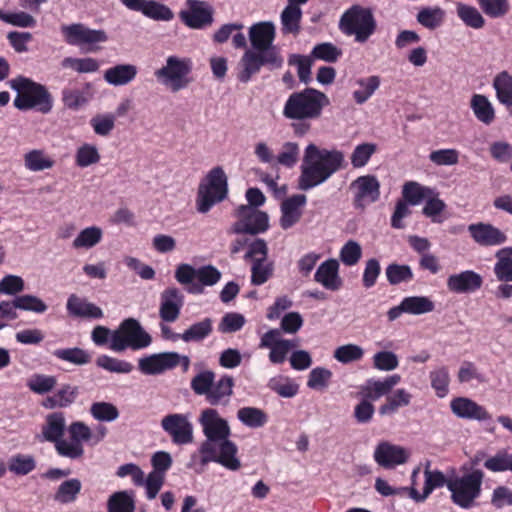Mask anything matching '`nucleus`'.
<instances>
[{
	"label": "nucleus",
	"mask_w": 512,
	"mask_h": 512,
	"mask_svg": "<svg viewBox=\"0 0 512 512\" xmlns=\"http://www.w3.org/2000/svg\"><path fill=\"white\" fill-rule=\"evenodd\" d=\"M199 422L206 440L199 448L201 457L192 455L188 467H205L209 462H216L228 470L237 471L241 462L237 457L238 448L230 441L228 422L219 416L217 410L208 408L201 412Z\"/></svg>",
	"instance_id": "nucleus-1"
},
{
	"label": "nucleus",
	"mask_w": 512,
	"mask_h": 512,
	"mask_svg": "<svg viewBox=\"0 0 512 512\" xmlns=\"http://www.w3.org/2000/svg\"><path fill=\"white\" fill-rule=\"evenodd\" d=\"M345 167V156L342 151L320 148L314 143H309L304 149L298 189L308 191L315 188Z\"/></svg>",
	"instance_id": "nucleus-2"
},
{
	"label": "nucleus",
	"mask_w": 512,
	"mask_h": 512,
	"mask_svg": "<svg viewBox=\"0 0 512 512\" xmlns=\"http://www.w3.org/2000/svg\"><path fill=\"white\" fill-rule=\"evenodd\" d=\"M330 104L328 96L313 88L291 93L282 110L284 118L293 121L296 135L303 136L311 129L310 121L321 117L323 109Z\"/></svg>",
	"instance_id": "nucleus-3"
},
{
	"label": "nucleus",
	"mask_w": 512,
	"mask_h": 512,
	"mask_svg": "<svg viewBox=\"0 0 512 512\" xmlns=\"http://www.w3.org/2000/svg\"><path fill=\"white\" fill-rule=\"evenodd\" d=\"M484 472L474 467H462V473L448 478L447 488L451 492V500L463 509L474 506L481 494Z\"/></svg>",
	"instance_id": "nucleus-4"
},
{
	"label": "nucleus",
	"mask_w": 512,
	"mask_h": 512,
	"mask_svg": "<svg viewBox=\"0 0 512 512\" xmlns=\"http://www.w3.org/2000/svg\"><path fill=\"white\" fill-rule=\"evenodd\" d=\"M339 29L355 42L365 43L375 33L377 22L371 8L353 5L342 14Z\"/></svg>",
	"instance_id": "nucleus-5"
},
{
	"label": "nucleus",
	"mask_w": 512,
	"mask_h": 512,
	"mask_svg": "<svg viewBox=\"0 0 512 512\" xmlns=\"http://www.w3.org/2000/svg\"><path fill=\"white\" fill-rule=\"evenodd\" d=\"M228 193V179L222 167L217 166L209 171L205 181L199 185L197 194V210L207 213L215 204L223 201Z\"/></svg>",
	"instance_id": "nucleus-6"
},
{
	"label": "nucleus",
	"mask_w": 512,
	"mask_h": 512,
	"mask_svg": "<svg viewBox=\"0 0 512 512\" xmlns=\"http://www.w3.org/2000/svg\"><path fill=\"white\" fill-rule=\"evenodd\" d=\"M151 342V336L143 329L139 321L128 318L123 320L116 330L112 331L109 348L120 353L127 348L132 350L146 348Z\"/></svg>",
	"instance_id": "nucleus-7"
},
{
	"label": "nucleus",
	"mask_w": 512,
	"mask_h": 512,
	"mask_svg": "<svg viewBox=\"0 0 512 512\" xmlns=\"http://www.w3.org/2000/svg\"><path fill=\"white\" fill-rule=\"evenodd\" d=\"M192 71V61L189 58L169 56L166 63L154 73L157 80L171 92L176 93L186 89L192 79L189 77Z\"/></svg>",
	"instance_id": "nucleus-8"
},
{
	"label": "nucleus",
	"mask_w": 512,
	"mask_h": 512,
	"mask_svg": "<svg viewBox=\"0 0 512 512\" xmlns=\"http://www.w3.org/2000/svg\"><path fill=\"white\" fill-rule=\"evenodd\" d=\"M237 221L228 230L229 234L257 235L264 233L269 228V217L252 206H239L235 211Z\"/></svg>",
	"instance_id": "nucleus-9"
},
{
	"label": "nucleus",
	"mask_w": 512,
	"mask_h": 512,
	"mask_svg": "<svg viewBox=\"0 0 512 512\" xmlns=\"http://www.w3.org/2000/svg\"><path fill=\"white\" fill-rule=\"evenodd\" d=\"M62 33L68 44L79 46L88 53L99 51V44L108 40L104 30L90 29L81 23L63 26Z\"/></svg>",
	"instance_id": "nucleus-10"
},
{
	"label": "nucleus",
	"mask_w": 512,
	"mask_h": 512,
	"mask_svg": "<svg viewBox=\"0 0 512 512\" xmlns=\"http://www.w3.org/2000/svg\"><path fill=\"white\" fill-rule=\"evenodd\" d=\"M161 428L176 445H186L193 441V425L189 414H168L162 418Z\"/></svg>",
	"instance_id": "nucleus-11"
},
{
	"label": "nucleus",
	"mask_w": 512,
	"mask_h": 512,
	"mask_svg": "<svg viewBox=\"0 0 512 512\" xmlns=\"http://www.w3.org/2000/svg\"><path fill=\"white\" fill-rule=\"evenodd\" d=\"M350 189L354 195L353 204L356 208H364L380 198V182L374 175L359 176L350 184Z\"/></svg>",
	"instance_id": "nucleus-12"
},
{
	"label": "nucleus",
	"mask_w": 512,
	"mask_h": 512,
	"mask_svg": "<svg viewBox=\"0 0 512 512\" xmlns=\"http://www.w3.org/2000/svg\"><path fill=\"white\" fill-rule=\"evenodd\" d=\"M296 346V341L281 338V330L279 329H270L264 333L259 343L260 348L270 349L268 357L273 364L283 363L289 351Z\"/></svg>",
	"instance_id": "nucleus-13"
},
{
	"label": "nucleus",
	"mask_w": 512,
	"mask_h": 512,
	"mask_svg": "<svg viewBox=\"0 0 512 512\" xmlns=\"http://www.w3.org/2000/svg\"><path fill=\"white\" fill-rule=\"evenodd\" d=\"M188 10L181 11L179 16L181 20L192 29H202L211 25L213 22V8L201 0H187Z\"/></svg>",
	"instance_id": "nucleus-14"
},
{
	"label": "nucleus",
	"mask_w": 512,
	"mask_h": 512,
	"mask_svg": "<svg viewBox=\"0 0 512 512\" xmlns=\"http://www.w3.org/2000/svg\"><path fill=\"white\" fill-rule=\"evenodd\" d=\"M373 457L379 466L392 469L406 463L409 452L402 446L382 441L376 446Z\"/></svg>",
	"instance_id": "nucleus-15"
},
{
	"label": "nucleus",
	"mask_w": 512,
	"mask_h": 512,
	"mask_svg": "<svg viewBox=\"0 0 512 512\" xmlns=\"http://www.w3.org/2000/svg\"><path fill=\"white\" fill-rule=\"evenodd\" d=\"M177 352H162L139 359V370L145 375H157L178 366Z\"/></svg>",
	"instance_id": "nucleus-16"
},
{
	"label": "nucleus",
	"mask_w": 512,
	"mask_h": 512,
	"mask_svg": "<svg viewBox=\"0 0 512 512\" xmlns=\"http://www.w3.org/2000/svg\"><path fill=\"white\" fill-rule=\"evenodd\" d=\"M184 305V295L176 287H168L160 294L159 317L167 323L175 322Z\"/></svg>",
	"instance_id": "nucleus-17"
},
{
	"label": "nucleus",
	"mask_w": 512,
	"mask_h": 512,
	"mask_svg": "<svg viewBox=\"0 0 512 512\" xmlns=\"http://www.w3.org/2000/svg\"><path fill=\"white\" fill-rule=\"evenodd\" d=\"M419 471H420L419 467H417L416 469L413 470V472H412L413 485L409 489L410 497L413 500H415L416 502L424 501L431 494V492L434 489L443 487L444 485L447 486L448 478H446L445 475L438 470H435V471L430 470V462H427L425 470H424L425 484H424V488H423V493H419L418 490L415 488V478L418 475Z\"/></svg>",
	"instance_id": "nucleus-18"
},
{
	"label": "nucleus",
	"mask_w": 512,
	"mask_h": 512,
	"mask_svg": "<svg viewBox=\"0 0 512 512\" xmlns=\"http://www.w3.org/2000/svg\"><path fill=\"white\" fill-rule=\"evenodd\" d=\"M450 408L452 413L461 419L476 420L480 422L491 419V414L485 407L467 397H456L452 399L450 402Z\"/></svg>",
	"instance_id": "nucleus-19"
},
{
	"label": "nucleus",
	"mask_w": 512,
	"mask_h": 512,
	"mask_svg": "<svg viewBox=\"0 0 512 512\" xmlns=\"http://www.w3.org/2000/svg\"><path fill=\"white\" fill-rule=\"evenodd\" d=\"M482 284V276L473 270L451 274L446 282L448 290L456 294L473 293L480 289Z\"/></svg>",
	"instance_id": "nucleus-20"
},
{
	"label": "nucleus",
	"mask_w": 512,
	"mask_h": 512,
	"mask_svg": "<svg viewBox=\"0 0 512 512\" xmlns=\"http://www.w3.org/2000/svg\"><path fill=\"white\" fill-rule=\"evenodd\" d=\"M472 239L481 246H497L506 242L507 236L489 223H475L468 226Z\"/></svg>",
	"instance_id": "nucleus-21"
},
{
	"label": "nucleus",
	"mask_w": 512,
	"mask_h": 512,
	"mask_svg": "<svg viewBox=\"0 0 512 512\" xmlns=\"http://www.w3.org/2000/svg\"><path fill=\"white\" fill-rule=\"evenodd\" d=\"M306 201L307 198L304 194H296L282 202L280 225L283 229H289L299 222Z\"/></svg>",
	"instance_id": "nucleus-22"
},
{
	"label": "nucleus",
	"mask_w": 512,
	"mask_h": 512,
	"mask_svg": "<svg viewBox=\"0 0 512 512\" xmlns=\"http://www.w3.org/2000/svg\"><path fill=\"white\" fill-rule=\"evenodd\" d=\"M314 280L324 288L336 291L342 286L339 276V263L336 259H328L322 262L316 270Z\"/></svg>",
	"instance_id": "nucleus-23"
},
{
	"label": "nucleus",
	"mask_w": 512,
	"mask_h": 512,
	"mask_svg": "<svg viewBox=\"0 0 512 512\" xmlns=\"http://www.w3.org/2000/svg\"><path fill=\"white\" fill-rule=\"evenodd\" d=\"M249 39L255 51L269 48L275 39V25L270 21L252 25L249 28Z\"/></svg>",
	"instance_id": "nucleus-24"
},
{
	"label": "nucleus",
	"mask_w": 512,
	"mask_h": 512,
	"mask_svg": "<svg viewBox=\"0 0 512 512\" xmlns=\"http://www.w3.org/2000/svg\"><path fill=\"white\" fill-rule=\"evenodd\" d=\"M66 309L69 315L80 318L99 319L103 317V311L94 303L89 302L85 298H81L76 294H71L66 303Z\"/></svg>",
	"instance_id": "nucleus-25"
},
{
	"label": "nucleus",
	"mask_w": 512,
	"mask_h": 512,
	"mask_svg": "<svg viewBox=\"0 0 512 512\" xmlns=\"http://www.w3.org/2000/svg\"><path fill=\"white\" fill-rule=\"evenodd\" d=\"M234 379L224 375L217 382H213L206 401L213 406H226L233 394Z\"/></svg>",
	"instance_id": "nucleus-26"
},
{
	"label": "nucleus",
	"mask_w": 512,
	"mask_h": 512,
	"mask_svg": "<svg viewBox=\"0 0 512 512\" xmlns=\"http://www.w3.org/2000/svg\"><path fill=\"white\" fill-rule=\"evenodd\" d=\"M455 9L457 17L466 27L474 30H480L485 27V15L480 8L464 2H457Z\"/></svg>",
	"instance_id": "nucleus-27"
},
{
	"label": "nucleus",
	"mask_w": 512,
	"mask_h": 512,
	"mask_svg": "<svg viewBox=\"0 0 512 512\" xmlns=\"http://www.w3.org/2000/svg\"><path fill=\"white\" fill-rule=\"evenodd\" d=\"M137 75V67L132 64H119L107 69L104 80L113 86H123L130 83Z\"/></svg>",
	"instance_id": "nucleus-28"
},
{
	"label": "nucleus",
	"mask_w": 512,
	"mask_h": 512,
	"mask_svg": "<svg viewBox=\"0 0 512 512\" xmlns=\"http://www.w3.org/2000/svg\"><path fill=\"white\" fill-rule=\"evenodd\" d=\"M196 274V284L187 289L191 294H201L204 291V286H213L221 279V272L213 265L197 268Z\"/></svg>",
	"instance_id": "nucleus-29"
},
{
	"label": "nucleus",
	"mask_w": 512,
	"mask_h": 512,
	"mask_svg": "<svg viewBox=\"0 0 512 512\" xmlns=\"http://www.w3.org/2000/svg\"><path fill=\"white\" fill-rule=\"evenodd\" d=\"M240 71L238 73V80L242 83L250 81L251 77L257 74L261 67L262 62L259 54L255 50H246L239 62Z\"/></svg>",
	"instance_id": "nucleus-30"
},
{
	"label": "nucleus",
	"mask_w": 512,
	"mask_h": 512,
	"mask_svg": "<svg viewBox=\"0 0 512 512\" xmlns=\"http://www.w3.org/2000/svg\"><path fill=\"white\" fill-rule=\"evenodd\" d=\"M493 272L500 282H512V247H504L495 253Z\"/></svg>",
	"instance_id": "nucleus-31"
},
{
	"label": "nucleus",
	"mask_w": 512,
	"mask_h": 512,
	"mask_svg": "<svg viewBox=\"0 0 512 512\" xmlns=\"http://www.w3.org/2000/svg\"><path fill=\"white\" fill-rule=\"evenodd\" d=\"M302 19V10L297 5H290L283 9L280 15L282 32L284 34H298L300 32Z\"/></svg>",
	"instance_id": "nucleus-32"
},
{
	"label": "nucleus",
	"mask_w": 512,
	"mask_h": 512,
	"mask_svg": "<svg viewBox=\"0 0 512 512\" xmlns=\"http://www.w3.org/2000/svg\"><path fill=\"white\" fill-rule=\"evenodd\" d=\"M134 493L132 491H117L107 500V512H135Z\"/></svg>",
	"instance_id": "nucleus-33"
},
{
	"label": "nucleus",
	"mask_w": 512,
	"mask_h": 512,
	"mask_svg": "<svg viewBox=\"0 0 512 512\" xmlns=\"http://www.w3.org/2000/svg\"><path fill=\"white\" fill-rule=\"evenodd\" d=\"M380 82V77L376 75L357 79L355 84L358 88L353 92L355 102L361 105L368 101L379 88Z\"/></svg>",
	"instance_id": "nucleus-34"
},
{
	"label": "nucleus",
	"mask_w": 512,
	"mask_h": 512,
	"mask_svg": "<svg viewBox=\"0 0 512 512\" xmlns=\"http://www.w3.org/2000/svg\"><path fill=\"white\" fill-rule=\"evenodd\" d=\"M65 428L64 415L61 412H55L47 416V423L42 429V437L50 442L59 441Z\"/></svg>",
	"instance_id": "nucleus-35"
},
{
	"label": "nucleus",
	"mask_w": 512,
	"mask_h": 512,
	"mask_svg": "<svg viewBox=\"0 0 512 512\" xmlns=\"http://www.w3.org/2000/svg\"><path fill=\"white\" fill-rule=\"evenodd\" d=\"M471 109L475 117L482 123L489 125L495 118V111L488 98L475 94L471 99Z\"/></svg>",
	"instance_id": "nucleus-36"
},
{
	"label": "nucleus",
	"mask_w": 512,
	"mask_h": 512,
	"mask_svg": "<svg viewBox=\"0 0 512 512\" xmlns=\"http://www.w3.org/2000/svg\"><path fill=\"white\" fill-rule=\"evenodd\" d=\"M493 87L499 102L512 106V76L507 71H502L494 77Z\"/></svg>",
	"instance_id": "nucleus-37"
},
{
	"label": "nucleus",
	"mask_w": 512,
	"mask_h": 512,
	"mask_svg": "<svg viewBox=\"0 0 512 512\" xmlns=\"http://www.w3.org/2000/svg\"><path fill=\"white\" fill-rule=\"evenodd\" d=\"M213 330V321L210 318H205L199 322L192 324L183 333H181V340L184 342H200L207 338Z\"/></svg>",
	"instance_id": "nucleus-38"
},
{
	"label": "nucleus",
	"mask_w": 512,
	"mask_h": 512,
	"mask_svg": "<svg viewBox=\"0 0 512 512\" xmlns=\"http://www.w3.org/2000/svg\"><path fill=\"white\" fill-rule=\"evenodd\" d=\"M433 194L434 192L431 188L423 186L415 181L406 182L402 189L404 200L411 205H417L424 199L433 196Z\"/></svg>",
	"instance_id": "nucleus-39"
},
{
	"label": "nucleus",
	"mask_w": 512,
	"mask_h": 512,
	"mask_svg": "<svg viewBox=\"0 0 512 512\" xmlns=\"http://www.w3.org/2000/svg\"><path fill=\"white\" fill-rule=\"evenodd\" d=\"M416 19L423 27L434 30L444 22L445 11L439 6L425 7L418 12Z\"/></svg>",
	"instance_id": "nucleus-40"
},
{
	"label": "nucleus",
	"mask_w": 512,
	"mask_h": 512,
	"mask_svg": "<svg viewBox=\"0 0 512 512\" xmlns=\"http://www.w3.org/2000/svg\"><path fill=\"white\" fill-rule=\"evenodd\" d=\"M102 237L103 231L100 227L90 226L80 231L72 246L75 249H90L100 243Z\"/></svg>",
	"instance_id": "nucleus-41"
},
{
	"label": "nucleus",
	"mask_w": 512,
	"mask_h": 512,
	"mask_svg": "<svg viewBox=\"0 0 512 512\" xmlns=\"http://www.w3.org/2000/svg\"><path fill=\"white\" fill-rule=\"evenodd\" d=\"M237 418L240 422L250 428H260L268 421L266 413L256 407H243L239 409L237 412Z\"/></svg>",
	"instance_id": "nucleus-42"
},
{
	"label": "nucleus",
	"mask_w": 512,
	"mask_h": 512,
	"mask_svg": "<svg viewBox=\"0 0 512 512\" xmlns=\"http://www.w3.org/2000/svg\"><path fill=\"white\" fill-rule=\"evenodd\" d=\"M482 13L491 19L506 16L510 10L509 0H476Z\"/></svg>",
	"instance_id": "nucleus-43"
},
{
	"label": "nucleus",
	"mask_w": 512,
	"mask_h": 512,
	"mask_svg": "<svg viewBox=\"0 0 512 512\" xmlns=\"http://www.w3.org/2000/svg\"><path fill=\"white\" fill-rule=\"evenodd\" d=\"M402 308L405 313L420 315L432 312L434 303L425 296H410L402 300Z\"/></svg>",
	"instance_id": "nucleus-44"
},
{
	"label": "nucleus",
	"mask_w": 512,
	"mask_h": 512,
	"mask_svg": "<svg viewBox=\"0 0 512 512\" xmlns=\"http://www.w3.org/2000/svg\"><path fill=\"white\" fill-rule=\"evenodd\" d=\"M411 398V394L405 389H398L392 396L387 397L386 403L379 408V413L381 415H391L400 407L408 406Z\"/></svg>",
	"instance_id": "nucleus-45"
},
{
	"label": "nucleus",
	"mask_w": 512,
	"mask_h": 512,
	"mask_svg": "<svg viewBox=\"0 0 512 512\" xmlns=\"http://www.w3.org/2000/svg\"><path fill=\"white\" fill-rule=\"evenodd\" d=\"M274 265L268 258L251 262V283L259 286L266 283L273 275Z\"/></svg>",
	"instance_id": "nucleus-46"
},
{
	"label": "nucleus",
	"mask_w": 512,
	"mask_h": 512,
	"mask_svg": "<svg viewBox=\"0 0 512 512\" xmlns=\"http://www.w3.org/2000/svg\"><path fill=\"white\" fill-rule=\"evenodd\" d=\"M364 356V349L357 344H345L337 347L333 357L342 364H349L360 361Z\"/></svg>",
	"instance_id": "nucleus-47"
},
{
	"label": "nucleus",
	"mask_w": 512,
	"mask_h": 512,
	"mask_svg": "<svg viewBox=\"0 0 512 512\" xmlns=\"http://www.w3.org/2000/svg\"><path fill=\"white\" fill-rule=\"evenodd\" d=\"M116 115L112 113L96 114L90 119V125L96 135L107 137L115 128Z\"/></svg>",
	"instance_id": "nucleus-48"
},
{
	"label": "nucleus",
	"mask_w": 512,
	"mask_h": 512,
	"mask_svg": "<svg viewBox=\"0 0 512 512\" xmlns=\"http://www.w3.org/2000/svg\"><path fill=\"white\" fill-rule=\"evenodd\" d=\"M141 13L155 21H170L174 17L168 6L154 0H147Z\"/></svg>",
	"instance_id": "nucleus-49"
},
{
	"label": "nucleus",
	"mask_w": 512,
	"mask_h": 512,
	"mask_svg": "<svg viewBox=\"0 0 512 512\" xmlns=\"http://www.w3.org/2000/svg\"><path fill=\"white\" fill-rule=\"evenodd\" d=\"M431 386L435 390L439 398H444L448 394V387L450 383V376L448 368L445 366L439 367L430 372L429 375Z\"/></svg>",
	"instance_id": "nucleus-50"
},
{
	"label": "nucleus",
	"mask_w": 512,
	"mask_h": 512,
	"mask_svg": "<svg viewBox=\"0 0 512 512\" xmlns=\"http://www.w3.org/2000/svg\"><path fill=\"white\" fill-rule=\"evenodd\" d=\"M299 155L300 148L298 143L288 141L282 144L281 150L276 157V161L284 167L292 168L297 164Z\"/></svg>",
	"instance_id": "nucleus-51"
},
{
	"label": "nucleus",
	"mask_w": 512,
	"mask_h": 512,
	"mask_svg": "<svg viewBox=\"0 0 512 512\" xmlns=\"http://www.w3.org/2000/svg\"><path fill=\"white\" fill-rule=\"evenodd\" d=\"M55 449L60 456L70 459H78L84 454L82 443L72 437L69 439L61 438L59 441H56Z\"/></svg>",
	"instance_id": "nucleus-52"
},
{
	"label": "nucleus",
	"mask_w": 512,
	"mask_h": 512,
	"mask_svg": "<svg viewBox=\"0 0 512 512\" xmlns=\"http://www.w3.org/2000/svg\"><path fill=\"white\" fill-rule=\"evenodd\" d=\"M54 356L74 365H85L91 360V355L78 347L57 349L54 351Z\"/></svg>",
	"instance_id": "nucleus-53"
},
{
	"label": "nucleus",
	"mask_w": 512,
	"mask_h": 512,
	"mask_svg": "<svg viewBox=\"0 0 512 512\" xmlns=\"http://www.w3.org/2000/svg\"><path fill=\"white\" fill-rule=\"evenodd\" d=\"M98 367L112 373L128 374L133 370V365L125 360H120L107 355H101L96 359Z\"/></svg>",
	"instance_id": "nucleus-54"
},
{
	"label": "nucleus",
	"mask_w": 512,
	"mask_h": 512,
	"mask_svg": "<svg viewBox=\"0 0 512 512\" xmlns=\"http://www.w3.org/2000/svg\"><path fill=\"white\" fill-rule=\"evenodd\" d=\"M376 150L377 145L374 143L366 142L357 145L350 156L351 165L354 168L364 167L369 162L370 158L376 152Z\"/></svg>",
	"instance_id": "nucleus-55"
},
{
	"label": "nucleus",
	"mask_w": 512,
	"mask_h": 512,
	"mask_svg": "<svg viewBox=\"0 0 512 512\" xmlns=\"http://www.w3.org/2000/svg\"><path fill=\"white\" fill-rule=\"evenodd\" d=\"M100 161V154L95 145L85 143L81 145L75 154V162L79 167H88Z\"/></svg>",
	"instance_id": "nucleus-56"
},
{
	"label": "nucleus",
	"mask_w": 512,
	"mask_h": 512,
	"mask_svg": "<svg viewBox=\"0 0 512 512\" xmlns=\"http://www.w3.org/2000/svg\"><path fill=\"white\" fill-rule=\"evenodd\" d=\"M81 482L78 479H69L60 484L55 499L60 503L73 502L81 490Z\"/></svg>",
	"instance_id": "nucleus-57"
},
{
	"label": "nucleus",
	"mask_w": 512,
	"mask_h": 512,
	"mask_svg": "<svg viewBox=\"0 0 512 512\" xmlns=\"http://www.w3.org/2000/svg\"><path fill=\"white\" fill-rule=\"evenodd\" d=\"M385 274L391 285L409 282L413 279V272L408 265L392 263L386 267Z\"/></svg>",
	"instance_id": "nucleus-58"
},
{
	"label": "nucleus",
	"mask_w": 512,
	"mask_h": 512,
	"mask_svg": "<svg viewBox=\"0 0 512 512\" xmlns=\"http://www.w3.org/2000/svg\"><path fill=\"white\" fill-rule=\"evenodd\" d=\"M484 467L492 472H512V454L505 450L498 451L484 462Z\"/></svg>",
	"instance_id": "nucleus-59"
},
{
	"label": "nucleus",
	"mask_w": 512,
	"mask_h": 512,
	"mask_svg": "<svg viewBox=\"0 0 512 512\" xmlns=\"http://www.w3.org/2000/svg\"><path fill=\"white\" fill-rule=\"evenodd\" d=\"M53 107V97L44 85L34 82V110L47 114Z\"/></svg>",
	"instance_id": "nucleus-60"
},
{
	"label": "nucleus",
	"mask_w": 512,
	"mask_h": 512,
	"mask_svg": "<svg viewBox=\"0 0 512 512\" xmlns=\"http://www.w3.org/2000/svg\"><path fill=\"white\" fill-rule=\"evenodd\" d=\"M288 64L297 66L300 82L307 85L311 81L312 59L310 57L293 54L289 57Z\"/></svg>",
	"instance_id": "nucleus-61"
},
{
	"label": "nucleus",
	"mask_w": 512,
	"mask_h": 512,
	"mask_svg": "<svg viewBox=\"0 0 512 512\" xmlns=\"http://www.w3.org/2000/svg\"><path fill=\"white\" fill-rule=\"evenodd\" d=\"M90 412L98 421L111 422L119 417L116 406L107 402H96L91 405Z\"/></svg>",
	"instance_id": "nucleus-62"
},
{
	"label": "nucleus",
	"mask_w": 512,
	"mask_h": 512,
	"mask_svg": "<svg viewBox=\"0 0 512 512\" xmlns=\"http://www.w3.org/2000/svg\"><path fill=\"white\" fill-rule=\"evenodd\" d=\"M214 379V372L211 370L202 371L191 380V388L195 394L204 395L206 398L211 390Z\"/></svg>",
	"instance_id": "nucleus-63"
},
{
	"label": "nucleus",
	"mask_w": 512,
	"mask_h": 512,
	"mask_svg": "<svg viewBox=\"0 0 512 512\" xmlns=\"http://www.w3.org/2000/svg\"><path fill=\"white\" fill-rule=\"evenodd\" d=\"M332 372L324 367L312 369L308 376L307 386L314 390H323L328 386Z\"/></svg>",
	"instance_id": "nucleus-64"
}]
</instances>
